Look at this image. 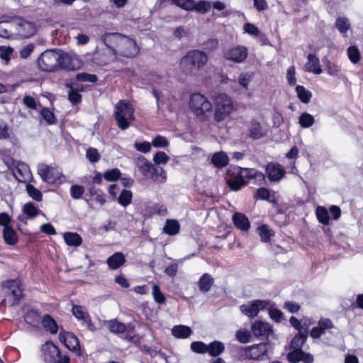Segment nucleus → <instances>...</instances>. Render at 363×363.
Wrapping results in <instances>:
<instances>
[{
    "mask_svg": "<svg viewBox=\"0 0 363 363\" xmlns=\"http://www.w3.org/2000/svg\"><path fill=\"white\" fill-rule=\"evenodd\" d=\"M44 328L52 334H56L58 331V326L55 320L50 315H45L42 320Z\"/></svg>",
    "mask_w": 363,
    "mask_h": 363,
    "instance_id": "nucleus-33",
    "label": "nucleus"
},
{
    "mask_svg": "<svg viewBox=\"0 0 363 363\" xmlns=\"http://www.w3.org/2000/svg\"><path fill=\"white\" fill-rule=\"evenodd\" d=\"M177 5L186 10H193L194 8V2L192 0H173Z\"/></svg>",
    "mask_w": 363,
    "mask_h": 363,
    "instance_id": "nucleus-61",
    "label": "nucleus"
},
{
    "mask_svg": "<svg viewBox=\"0 0 363 363\" xmlns=\"http://www.w3.org/2000/svg\"><path fill=\"white\" fill-rule=\"evenodd\" d=\"M227 183L232 191H237L247 184V179H264V174L254 169L231 166L228 170Z\"/></svg>",
    "mask_w": 363,
    "mask_h": 363,
    "instance_id": "nucleus-3",
    "label": "nucleus"
},
{
    "mask_svg": "<svg viewBox=\"0 0 363 363\" xmlns=\"http://www.w3.org/2000/svg\"><path fill=\"white\" fill-rule=\"evenodd\" d=\"M69 56L58 50H47L38 59V65L42 71L53 72L57 67L70 68Z\"/></svg>",
    "mask_w": 363,
    "mask_h": 363,
    "instance_id": "nucleus-2",
    "label": "nucleus"
},
{
    "mask_svg": "<svg viewBox=\"0 0 363 363\" xmlns=\"http://www.w3.org/2000/svg\"><path fill=\"white\" fill-rule=\"evenodd\" d=\"M68 99L72 104H78L82 101V96L75 89L71 88L68 93Z\"/></svg>",
    "mask_w": 363,
    "mask_h": 363,
    "instance_id": "nucleus-57",
    "label": "nucleus"
},
{
    "mask_svg": "<svg viewBox=\"0 0 363 363\" xmlns=\"http://www.w3.org/2000/svg\"><path fill=\"white\" fill-rule=\"evenodd\" d=\"M9 138V128L6 122L0 119V139Z\"/></svg>",
    "mask_w": 363,
    "mask_h": 363,
    "instance_id": "nucleus-62",
    "label": "nucleus"
},
{
    "mask_svg": "<svg viewBox=\"0 0 363 363\" xmlns=\"http://www.w3.org/2000/svg\"><path fill=\"white\" fill-rule=\"evenodd\" d=\"M76 79L78 81L81 82H96L98 79L97 77L95 74H91L88 73H79L77 74Z\"/></svg>",
    "mask_w": 363,
    "mask_h": 363,
    "instance_id": "nucleus-56",
    "label": "nucleus"
},
{
    "mask_svg": "<svg viewBox=\"0 0 363 363\" xmlns=\"http://www.w3.org/2000/svg\"><path fill=\"white\" fill-rule=\"evenodd\" d=\"M191 333V328L184 325H175L172 329V335L177 338H186Z\"/></svg>",
    "mask_w": 363,
    "mask_h": 363,
    "instance_id": "nucleus-31",
    "label": "nucleus"
},
{
    "mask_svg": "<svg viewBox=\"0 0 363 363\" xmlns=\"http://www.w3.org/2000/svg\"><path fill=\"white\" fill-rule=\"evenodd\" d=\"M315 122L313 116L308 113H303L298 118V123L303 128L311 127Z\"/></svg>",
    "mask_w": 363,
    "mask_h": 363,
    "instance_id": "nucleus-39",
    "label": "nucleus"
},
{
    "mask_svg": "<svg viewBox=\"0 0 363 363\" xmlns=\"http://www.w3.org/2000/svg\"><path fill=\"white\" fill-rule=\"evenodd\" d=\"M136 166L139 172L145 177L147 178L152 172L155 164L149 162L145 157L140 156L136 160Z\"/></svg>",
    "mask_w": 363,
    "mask_h": 363,
    "instance_id": "nucleus-21",
    "label": "nucleus"
},
{
    "mask_svg": "<svg viewBox=\"0 0 363 363\" xmlns=\"http://www.w3.org/2000/svg\"><path fill=\"white\" fill-rule=\"evenodd\" d=\"M169 157L164 152L159 151L153 157V161L156 164H166Z\"/></svg>",
    "mask_w": 363,
    "mask_h": 363,
    "instance_id": "nucleus-54",
    "label": "nucleus"
},
{
    "mask_svg": "<svg viewBox=\"0 0 363 363\" xmlns=\"http://www.w3.org/2000/svg\"><path fill=\"white\" fill-rule=\"evenodd\" d=\"M26 191L29 196L33 199L40 201L43 199V194L41 191L36 189L33 185L28 184L26 187Z\"/></svg>",
    "mask_w": 363,
    "mask_h": 363,
    "instance_id": "nucleus-42",
    "label": "nucleus"
},
{
    "mask_svg": "<svg viewBox=\"0 0 363 363\" xmlns=\"http://www.w3.org/2000/svg\"><path fill=\"white\" fill-rule=\"evenodd\" d=\"M252 331L257 337H267L272 333V327L266 322L257 320L252 325Z\"/></svg>",
    "mask_w": 363,
    "mask_h": 363,
    "instance_id": "nucleus-17",
    "label": "nucleus"
},
{
    "mask_svg": "<svg viewBox=\"0 0 363 363\" xmlns=\"http://www.w3.org/2000/svg\"><path fill=\"white\" fill-rule=\"evenodd\" d=\"M64 240L67 245L75 247L79 246L82 242V238L77 233H65Z\"/></svg>",
    "mask_w": 363,
    "mask_h": 363,
    "instance_id": "nucleus-35",
    "label": "nucleus"
},
{
    "mask_svg": "<svg viewBox=\"0 0 363 363\" xmlns=\"http://www.w3.org/2000/svg\"><path fill=\"white\" fill-rule=\"evenodd\" d=\"M13 52V49L9 46H0V58L8 63L11 60V56Z\"/></svg>",
    "mask_w": 363,
    "mask_h": 363,
    "instance_id": "nucleus-49",
    "label": "nucleus"
},
{
    "mask_svg": "<svg viewBox=\"0 0 363 363\" xmlns=\"http://www.w3.org/2000/svg\"><path fill=\"white\" fill-rule=\"evenodd\" d=\"M125 262V256L122 252H115L113 255L110 256L107 260L106 263L109 267V269L112 270H115L123 266Z\"/></svg>",
    "mask_w": 363,
    "mask_h": 363,
    "instance_id": "nucleus-23",
    "label": "nucleus"
},
{
    "mask_svg": "<svg viewBox=\"0 0 363 363\" xmlns=\"http://www.w3.org/2000/svg\"><path fill=\"white\" fill-rule=\"evenodd\" d=\"M233 220L235 224V225L243 230L246 231L248 230L250 227V223L248 220V218L243 214L240 213H235L233 215Z\"/></svg>",
    "mask_w": 363,
    "mask_h": 363,
    "instance_id": "nucleus-28",
    "label": "nucleus"
},
{
    "mask_svg": "<svg viewBox=\"0 0 363 363\" xmlns=\"http://www.w3.org/2000/svg\"><path fill=\"white\" fill-rule=\"evenodd\" d=\"M155 147H165L169 145L167 140L161 135L156 136L152 141Z\"/></svg>",
    "mask_w": 363,
    "mask_h": 363,
    "instance_id": "nucleus-59",
    "label": "nucleus"
},
{
    "mask_svg": "<svg viewBox=\"0 0 363 363\" xmlns=\"http://www.w3.org/2000/svg\"><path fill=\"white\" fill-rule=\"evenodd\" d=\"M84 192V188L80 185H72L70 188L71 196L74 199H80Z\"/></svg>",
    "mask_w": 363,
    "mask_h": 363,
    "instance_id": "nucleus-52",
    "label": "nucleus"
},
{
    "mask_svg": "<svg viewBox=\"0 0 363 363\" xmlns=\"http://www.w3.org/2000/svg\"><path fill=\"white\" fill-rule=\"evenodd\" d=\"M208 60V55L199 50L189 51L180 60V68L187 75H196Z\"/></svg>",
    "mask_w": 363,
    "mask_h": 363,
    "instance_id": "nucleus-4",
    "label": "nucleus"
},
{
    "mask_svg": "<svg viewBox=\"0 0 363 363\" xmlns=\"http://www.w3.org/2000/svg\"><path fill=\"white\" fill-rule=\"evenodd\" d=\"M40 115L49 124H54L56 121L54 113L48 108H43L40 111Z\"/></svg>",
    "mask_w": 363,
    "mask_h": 363,
    "instance_id": "nucleus-51",
    "label": "nucleus"
},
{
    "mask_svg": "<svg viewBox=\"0 0 363 363\" xmlns=\"http://www.w3.org/2000/svg\"><path fill=\"white\" fill-rule=\"evenodd\" d=\"M114 116L118 128L125 130L134 119V108L128 101L120 100L115 106Z\"/></svg>",
    "mask_w": 363,
    "mask_h": 363,
    "instance_id": "nucleus-7",
    "label": "nucleus"
},
{
    "mask_svg": "<svg viewBox=\"0 0 363 363\" xmlns=\"http://www.w3.org/2000/svg\"><path fill=\"white\" fill-rule=\"evenodd\" d=\"M3 291L13 294V299H9V306L18 304L23 296V289L17 279L7 280L2 284Z\"/></svg>",
    "mask_w": 363,
    "mask_h": 363,
    "instance_id": "nucleus-11",
    "label": "nucleus"
},
{
    "mask_svg": "<svg viewBox=\"0 0 363 363\" xmlns=\"http://www.w3.org/2000/svg\"><path fill=\"white\" fill-rule=\"evenodd\" d=\"M229 157L226 152L220 151L215 152L211 157V163L217 168H223L228 165Z\"/></svg>",
    "mask_w": 363,
    "mask_h": 363,
    "instance_id": "nucleus-24",
    "label": "nucleus"
},
{
    "mask_svg": "<svg viewBox=\"0 0 363 363\" xmlns=\"http://www.w3.org/2000/svg\"><path fill=\"white\" fill-rule=\"evenodd\" d=\"M308 333L306 329L299 330L298 333L294 337L291 342L292 349L301 350L303 345L306 341Z\"/></svg>",
    "mask_w": 363,
    "mask_h": 363,
    "instance_id": "nucleus-29",
    "label": "nucleus"
},
{
    "mask_svg": "<svg viewBox=\"0 0 363 363\" xmlns=\"http://www.w3.org/2000/svg\"><path fill=\"white\" fill-rule=\"evenodd\" d=\"M267 352L266 345L264 344L254 345L248 347L246 355L249 359L258 360L265 355Z\"/></svg>",
    "mask_w": 363,
    "mask_h": 363,
    "instance_id": "nucleus-19",
    "label": "nucleus"
},
{
    "mask_svg": "<svg viewBox=\"0 0 363 363\" xmlns=\"http://www.w3.org/2000/svg\"><path fill=\"white\" fill-rule=\"evenodd\" d=\"M307 59L308 61L305 65L306 70L315 74H320L323 70L320 65L319 59L313 54H309Z\"/></svg>",
    "mask_w": 363,
    "mask_h": 363,
    "instance_id": "nucleus-22",
    "label": "nucleus"
},
{
    "mask_svg": "<svg viewBox=\"0 0 363 363\" xmlns=\"http://www.w3.org/2000/svg\"><path fill=\"white\" fill-rule=\"evenodd\" d=\"M266 173L270 181L279 182L284 177L286 172L280 164L269 163L266 167Z\"/></svg>",
    "mask_w": 363,
    "mask_h": 363,
    "instance_id": "nucleus-16",
    "label": "nucleus"
},
{
    "mask_svg": "<svg viewBox=\"0 0 363 363\" xmlns=\"http://www.w3.org/2000/svg\"><path fill=\"white\" fill-rule=\"evenodd\" d=\"M152 296L155 301L158 303H163L165 301V298L161 292L160 287L157 284L152 286Z\"/></svg>",
    "mask_w": 363,
    "mask_h": 363,
    "instance_id": "nucleus-50",
    "label": "nucleus"
},
{
    "mask_svg": "<svg viewBox=\"0 0 363 363\" xmlns=\"http://www.w3.org/2000/svg\"><path fill=\"white\" fill-rule=\"evenodd\" d=\"M225 350V345L220 341H213L208 345V353L213 357L220 355Z\"/></svg>",
    "mask_w": 363,
    "mask_h": 363,
    "instance_id": "nucleus-34",
    "label": "nucleus"
},
{
    "mask_svg": "<svg viewBox=\"0 0 363 363\" xmlns=\"http://www.w3.org/2000/svg\"><path fill=\"white\" fill-rule=\"evenodd\" d=\"M315 213L320 223L324 225L329 223V215L326 208L322 206H318Z\"/></svg>",
    "mask_w": 363,
    "mask_h": 363,
    "instance_id": "nucleus-43",
    "label": "nucleus"
},
{
    "mask_svg": "<svg viewBox=\"0 0 363 363\" xmlns=\"http://www.w3.org/2000/svg\"><path fill=\"white\" fill-rule=\"evenodd\" d=\"M131 201L132 192L126 189L123 190L118 198V203L123 206H128L130 203Z\"/></svg>",
    "mask_w": 363,
    "mask_h": 363,
    "instance_id": "nucleus-44",
    "label": "nucleus"
},
{
    "mask_svg": "<svg viewBox=\"0 0 363 363\" xmlns=\"http://www.w3.org/2000/svg\"><path fill=\"white\" fill-rule=\"evenodd\" d=\"M328 74L337 77L340 72V67L335 63L331 62L330 60H323Z\"/></svg>",
    "mask_w": 363,
    "mask_h": 363,
    "instance_id": "nucleus-41",
    "label": "nucleus"
},
{
    "mask_svg": "<svg viewBox=\"0 0 363 363\" xmlns=\"http://www.w3.org/2000/svg\"><path fill=\"white\" fill-rule=\"evenodd\" d=\"M335 28L338 30L342 37H347V33L351 28V23L349 19L345 16H339L335 23Z\"/></svg>",
    "mask_w": 363,
    "mask_h": 363,
    "instance_id": "nucleus-27",
    "label": "nucleus"
},
{
    "mask_svg": "<svg viewBox=\"0 0 363 363\" xmlns=\"http://www.w3.org/2000/svg\"><path fill=\"white\" fill-rule=\"evenodd\" d=\"M38 173L42 180L48 184L62 182V172L56 167L40 163L38 165Z\"/></svg>",
    "mask_w": 363,
    "mask_h": 363,
    "instance_id": "nucleus-9",
    "label": "nucleus"
},
{
    "mask_svg": "<svg viewBox=\"0 0 363 363\" xmlns=\"http://www.w3.org/2000/svg\"><path fill=\"white\" fill-rule=\"evenodd\" d=\"M121 176V172L118 169H113L104 172V177L106 180L112 182L118 179Z\"/></svg>",
    "mask_w": 363,
    "mask_h": 363,
    "instance_id": "nucleus-53",
    "label": "nucleus"
},
{
    "mask_svg": "<svg viewBox=\"0 0 363 363\" xmlns=\"http://www.w3.org/2000/svg\"><path fill=\"white\" fill-rule=\"evenodd\" d=\"M12 26H15L17 34L23 38L32 36L36 31V28L33 23L22 18H18L14 21L12 23Z\"/></svg>",
    "mask_w": 363,
    "mask_h": 363,
    "instance_id": "nucleus-13",
    "label": "nucleus"
},
{
    "mask_svg": "<svg viewBox=\"0 0 363 363\" xmlns=\"http://www.w3.org/2000/svg\"><path fill=\"white\" fill-rule=\"evenodd\" d=\"M296 92L299 100L303 104H308L312 97V94L307 90L303 86L297 85L296 86Z\"/></svg>",
    "mask_w": 363,
    "mask_h": 363,
    "instance_id": "nucleus-36",
    "label": "nucleus"
},
{
    "mask_svg": "<svg viewBox=\"0 0 363 363\" xmlns=\"http://www.w3.org/2000/svg\"><path fill=\"white\" fill-rule=\"evenodd\" d=\"M103 325L107 327L112 333L116 335L123 334L128 330V327L123 323L118 321L117 319L104 320Z\"/></svg>",
    "mask_w": 363,
    "mask_h": 363,
    "instance_id": "nucleus-20",
    "label": "nucleus"
},
{
    "mask_svg": "<svg viewBox=\"0 0 363 363\" xmlns=\"http://www.w3.org/2000/svg\"><path fill=\"white\" fill-rule=\"evenodd\" d=\"M86 156L91 163L96 162L100 158V155L97 150L93 147H90L86 150Z\"/></svg>",
    "mask_w": 363,
    "mask_h": 363,
    "instance_id": "nucleus-58",
    "label": "nucleus"
},
{
    "mask_svg": "<svg viewBox=\"0 0 363 363\" xmlns=\"http://www.w3.org/2000/svg\"><path fill=\"white\" fill-rule=\"evenodd\" d=\"M101 39L114 54L133 57L139 52V48L134 40L118 33H106Z\"/></svg>",
    "mask_w": 363,
    "mask_h": 363,
    "instance_id": "nucleus-1",
    "label": "nucleus"
},
{
    "mask_svg": "<svg viewBox=\"0 0 363 363\" xmlns=\"http://www.w3.org/2000/svg\"><path fill=\"white\" fill-rule=\"evenodd\" d=\"M39 317L38 311L33 308H27L24 315L26 322L30 325H35L38 323Z\"/></svg>",
    "mask_w": 363,
    "mask_h": 363,
    "instance_id": "nucleus-38",
    "label": "nucleus"
},
{
    "mask_svg": "<svg viewBox=\"0 0 363 363\" xmlns=\"http://www.w3.org/2000/svg\"><path fill=\"white\" fill-rule=\"evenodd\" d=\"M243 28H244L245 32L247 33L248 34H250L251 35L257 37L259 35V29L255 25H253L250 23H245Z\"/></svg>",
    "mask_w": 363,
    "mask_h": 363,
    "instance_id": "nucleus-64",
    "label": "nucleus"
},
{
    "mask_svg": "<svg viewBox=\"0 0 363 363\" xmlns=\"http://www.w3.org/2000/svg\"><path fill=\"white\" fill-rule=\"evenodd\" d=\"M270 318L276 322H279L283 318L282 312L277 308L271 307L268 310Z\"/></svg>",
    "mask_w": 363,
    "mask_h": 363,
    "instance_id": "nucleus-60",
    "label": "nucleus"
},
{
    "mask_svg": "<svg viewBox=\"0 0 363 363\" xmlns=\"http://www.w3.org/2000/svg\"><path fill=\"white\" fill-rule=\"evenodd\" d=\"M189 108L201 121L208 119L212 113V104L206 96L200 93L191 95Z\"/></svg>",
    "mask_w": 363,
    "mask_h": 363,
    "instance_id": "nucleus-5",
    "label": "nucleus"
},
{
    "mask_svg": "<svg viewBox=\"0 0 363 363\" xmlns=\"http://www.w3.org/2000/svg\"><path fill=\"white\" fill-rule=\"evenodd\" d=\"M215 104L214 119L220 122L228 117L234 111L232 98L225 93H218L213 97Z\"/></svg>",
    "mask_w": 363,
    "mask_h": 363,
    "instance_id": "nucleus-6",
    "label": "nucleus"
},
{
    "mask_svg": "<svg viewBox=\"0 0 363 363\" xmlns=\"http://www.w3.org/2000/svg\"><path fill=\"white\" fill-rule=\"evenodd\" d=\"M23 211L29 218H33L39 215L41 211L33 203H26L23 207Z\"/></svg>",
    "mask_w": 363,
    "mask_h": 363,
    "instance_id": "nucleus-40",
    "label": "nucleus"
},
{
    "mask_svg": "<svg viewBox=\"0 0 363 363\" xmlns=\"http://www.w3.org/2000/svg\"><path fill=\"white\" fill-rule=\"evenodd\" d=\"M257 230L263 242H269L271 238L274 235V231L265 224L259 226Z\"/></svg>",
    "mask_w": 363,
    "mask_h": 363,
    "instance_id": "nucleus-32",
    "label": "nucleus"
},
{
    "mask_svg": "<svg viewBox=\"0 0 363 363\" xmlns=\"http://www.w3.org/2000/svg\"><path fill=\"white\" fill-rule=\"evenodd\" d=\"M303 355L302 350L293 349L292 351L287 354V359L290 363H297L301 361Z\"/></svg>",
    "mask_w": 363,
    "mask_h": 363,
    "instance_id": "nucleus-46",
    "label": "nucleus"
},
{
    "mask_svg": "<svg viewBox=\"0 0 363 363\" xmlns=\"http://www.w3.org/2000/svg\"><path fill=\"white\" fill-rule=\"evenodd\" d=\"M248 55V50L243 45H237L227 49L224 53V58L235 63L242 62Z\"/></svg>",
    "mask_w": 363,
    "mask_h": 363,
    "instance_id": "nucleus-12",
    "label": "nucleus"
},
{
    "mask_svg": "<svg viewBox=\"0 0 363 363\" xmlns=\"http://www.w3.org/2000/svg\"><path fill=\"white\" fill-rule=\"evenodd\" d=\"M147 179H151L152 182L157 184H164L167 181V174L162 167L155 165L152 172Z\"/></svg>",
    "mask_w": 363,
    "mask_h": 363,
    "instance_id": "nucleus-25",
    "label": "nucleus"
},
{
    "mask_svg": "<svg viewBox=\"0 0 363 363\" xmlns=\"http://www.w3.org/2000/svg\"><path fill=\"white\" fill-rule=\"evenodd\" d=\"M347 55L350 60L354 63H357L360 60V52L356 46H350L347 49Z\"/></svg>",
    "mask_w": 363,
    "mask_h": 363,
    "instance_id": "nucleus-47",
    "label": "nucleus"
},
{
    "mask_svg": "<svg viewBox=\"0 0 363 363\" xmlns=\"http://www.w3.org/2000/svg\"><path fill=\"white\" fill-rule=\"evenodd\" d=\"M214 284V279L212 276L208 273L203 274L198 281L199 291L202 293H206L210 291Z\"/></svg>",
    "mask_w": 363,
    "mask_h": 363,
    "instance_id": "nucleus-26",
    "label": "nucleus"
},
{
    "mask_svg": "<svg viewBox=\"0 0 363 363\" xmlns=\"http://www.w3.org/2000/svg\"><path fill=\"white\" fill-rule=\"evenodd\" d=\"M3 237L5 242L10 245H14L18 240V235L12 227L3 228Z\"/></svg>",
    "mask_w": 363,
    "mask_h": 363,
    "instance_id": "nucleus-30",
    "label": "nucleus"
},
{
    "mask_svg": "<svg viewBox=\"0 0 363 363\" xmlns=\"http://www.w3.org/2000/svg\"><path fill=\"white\" fill-rule=\"evenodd\" d=\"M134 147L139 152L147 153L150 151L151 143L147 141L135 143Z\"/></svg>",
    "mask_w": 363,
    "mask_h": 363,
    "instance_id": "nucleus-63",
    "label": "nucleus"
},
{
    "mask_svg": "<svg viewBox=\"0 0 363 363\" xmlns=\"http://www.w3.org/2000/svg\"><path fill=\"white\" fill-rule=\"evenodd\" d=\"M180 229L179 223L176 220H167L164 226V232L168 235H174L179 233Z\"/></svg>",
    "mask_w": 363,
    "mask_h": 363,
    "instance_id": "nucleus-37",
    "label": "nucleus"
},
{
    "mask_svg": "<svg viewBox=\"0 0 363 363\" xmlns=\"http://www.w3.org/2000/svg\"><path fill=\"white\" fill-rule=\"evenodd\" d=\"M250 334L247 330H239L235 333L236 339L241 343H247L250 342Z\"/></svg>",
    "mask_w": 363,
    "mask_h": 363,
    "instance_id": "nucleus-55",
    "label": "nucleus"
},
{
    "mask_svg": "<svg viewBox=\"0 0 363 363\" xmlns=\"http://www.w3.org/2000/svg\"><path fill=\"white\" fill-rule=\"evenodd\" d=\"M43 359L47 363H69L67 355H62L59 348L52 342H47L42 347Z\"/></svg>",
    "mask_w": 363,
    "mask_h": 363,
    "instance_id": "nucleus-8",
    "label": "nucleus"
},
{
    "mask_svg": "<svg viewBox=\"0 0 363 363\" xmlns=\"http://www.w3.org/2000/svg\"><path fill=\"white\" fill-rule=\"evenodd\" d=\"M249 136L253 140H258L266 135L267 132L256 120H252L249 124Z\"/></svg>",
    "mask_w": 363,
    "mask_h": 363,
    "instance_id": "nucleus-18",
    "label": "nucleus"
},
{
    "mask_svg": "<svg viewBox=\"0 0 363 363\" xmlns=\"http://www.w3.org/2000/svg\"><path fill=\"white\" fill-rule=\"evenodd\" d=\"M268 303H269L265 301L256 300L252 303L241 305L240 310L249 318H253L257 316L259 311L264 309Z\"/></svg>",
    "mask_w": 363,
    "mask_h": 363,
    "instance_id": "nucleus-14",
    "label": "nucleus"
},
{
    "mask_svg": "<svg viewBox=\"0 0 363 363\" xmlns=\"http://www.w3.org/2000/svg\"><path fill=\"white\" fill-rule=\"evenodd\" d=\"M9 169L19 182H26L31 178L32 174L28 165L23 162L13 160L9 164Z\"/></svg>",
    "mask_w": 363,
    "mask_h": 363,
    "instance_id": "nucleus-10",
    "label": "nucleus"
},
{
    "mask_svg": "<svg viewBox=\"0 0 363 363\" xmlns=\"http://www.w3.org/2000/svg\"><path fill=\"white\" fill-rule=\"evenodd\" d=\"M60 341L71 351H77L79 347L78 338L71 333L61 331L59 334Z\"/></svg>",
    "mask_w": 363,
    "mask_h": 363,
    "instance_id": "nucleus-15",
    "label": "nucleus"
},
{
    "mask_svg": "<svg viewBox=\"0 0 363 363\" xmlns=\"http://www.w3.org/2000/svg\"><path fill=\"white\" fill-rule=\"evenodd\" d=\"M252 78H253L252 73H250V72L242 73L240 74V76L238 78V82L245 89H247L249 84L252 81Z\"/></svg>",
    "mask_w": 363,
    "mask_h": 363,
    "instance_id": "nucleus-45",
    "label": "nucleus"
},
{
    "mask_svg": "<svg viewBox=\"0 0 363 363\" xmlns=\"http://www.w3.org/2000/svg\"><path fill=\"white\" fill-rule=\"evenodd\" d=\"M191 349L196 353L204 354L208 352V345L201 341H195L191 342Z\"/></svg>",
    "mask_w": 363,
    "mask_h": 363,
    "instance_id": "nucleus-48",
    "label": "nucleus"
}]
</instances>
